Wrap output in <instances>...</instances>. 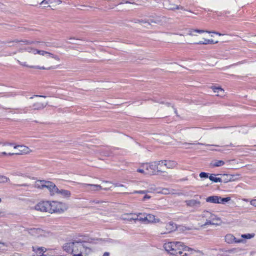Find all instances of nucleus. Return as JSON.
Instances as JSON below:
<instances>
[{"label":"nucleus","instance_id":"nucleus-3","mask_svg":"<svg viewBox=\"0 0 256 256\" xmlns=\"http://www.w3.org/2000/svg\"><path fill=\"white\" fill-rule=\"evenodd\" d=\"M88 245L87 242L76 241L64 244L63 248L66 252L72 254V256H87L92 252V249Z\"/></svg>","mask_w":256,"mask_h":256},{"label":"nucleus","instance_id":"nucleus-53","mask_svg":"<svg viewBox=\"0 0 256 256\" xmlns=\"http://www.w3.org/2000/svg\"><path fill=\"white\" fill-rule=\"evenodd\" d=\"M120 186L122 187V188H125V186L122 184L120 185Z\"/></svg>","mask_w":256,"mask_h":256},{"label":"nucleus","instance_id":"nucleus-15","mask_svg":"<svg viewBox=\"0 0 256 256\" xmlns=\"http://www.w3.org/2000/svg\"><path fill=\"white\" fill-rule=\"evenodd\" d=\"M30 180V178L26 176H20L16 177L14 180L15 185L19 186H28V183Z\"/></svg>","mask_w":256,"mask_h":256},{"label":"nucleus","instance_id":"nucleus-1","mask_svg":"<svg viewBox=\"0 0 256 256\" xmlns=\"http://www.w3.org/2000/svg\"><path fill=\"white\" fill-rule=\"evenodd\" d=\"M8 46L20 44L22 46L12 53L18 64L29 68L44 70L54 68L60 62L58 55L40 49L42 44L38 41L16 38L7 42Z\"/></svg>","mask_w":256,"mask_h":256},{"label":"nucleus","instance_id":"nucleus-19","mask_svg":"<svg viewBox=\"0 0 256 256\" xmlns=\"http://www.w3.org/2000/svg\"><path fill=\"white\" fill-rule=\"evenodd\" d=\"M175 225L172 222H169L162 224V228L160 230L161 234H168L174 230L175 228Z\"/></svg>","mask_w":256,"mask_h":256},{"label":"nucleus","instance_id":"nucleus-10","mask_svg":"<svg viewBox=\"0 0 256 256\" xmlns=\"http://www.w3.org/2000/svg\"><path fill=\"white\" fill-rule=\"evenodd\" d=\"M156 165L158 172H164L167 168H174L176 163L174 161L164 160L156 162Z\"/></svg>","mask_w":256,"mask_h":256},{"label":"nucleus","instance_id":"nucleus-18","mask_svg":"<svg viewBox=\"0 0 256 256\" xmlns=\"http://www.w3.org/2000/svg\"><path fill=\"white\" fill-rule=\"evenodd\" d=\"M49 201L41 202L36 204L34 208L38 211L49 212Z\"/></svg>","mask_w":256,"mask_h":256},{"label":"nucleus","instance_id":"nucleus-11","mask_svg":"<svg viewBox=\"0 0 256 256\" xmlns=\"http://www.w3.org/2000/svg\"><path fill=\"white\" fill-rule=\"evenodd\" d=\"M32 150L28 147L24 145L14 146L12 144L11 156L22 155L30 154Z\"/></svg>","mask_w":256,"mask_h":256},{"label":"nucleus","instance_id":"nucleus-52","mask_svg":"<svg viewBox=\"0 0 256 256\" xmlns=\"http://www.w3.org/2000/svg\"><path fill=\"white\" fill-rule=\"evenodd\" d=\"M215 34H218V36H221L222 34H220V33H218V32H215Z\"/></svg>","mask_w":256,"mask_h":256},{"label":"nucleus","instance_id":"nucleus-14","mask_svg":"<svg viewBox=\"0 0 256 256\" xmlns=\"http://www.w3.org/2000/svg\"><path fill=\"white\" fill-rule=\"evenodd\" d=\"M12 148V144L0 142V156H11Z\"/></svg>","mask_w":256,"mask_h":256},{"label":"nucleus","instance_id":"nucleus-12","mask_svg":"<svg viewBox=\"0 0 256 256\" xmlns=\"http://www.w3.org/2000/svg\"><path fill=\"white\" fill-rule=\"evenodd\" d=\"M166 18L164 16H157L156 17L150 18L147 20H139V22L141 24H146V26L151 25L153 26L154 24H162L166 22Z\"/></svg>","mask_w":256,"mask_h":256},{"label":"nucleus","instance_id":"nucleus-35","mask_svg":"<svg viewBox=\"0 0 256 256\" xmlns=\"http://www.w3.org/2000/svg\"><path fill=\"white\" fill-rule=\"evenodd\" d=\"M209 178L212 182H222V179L220 178L216 177L214 174H212L209 176Z\"/></svg>","mask_w":256,"mask_h":256},{"label":"nucleus","instance_id":"nucleus-17","mask_svg":"<svg viewBox=\"0 0 256 256\" xmlns=\"http://www.w3.org/2000/svg\"><path fill=\"white\" fill-rule=\"evenodd\" d=\"M78 206L80 208H88L92 203L98 204V202L91 201L86 198H78L76 200Z\"/></svg>","mask_w":256,"mask_h":256},{"label":"nucleus","instance_id":"nucleus-45","mask_svg":"<svg viewBox=\"0 0 256 256\" xmlns=\"http://www.w3.org/2000/svg\"><path fill=\"white\" fill-rule=\"evenodd\" d=\"M235 252V249H230L228 250H226V252L229 254H232Z\"/></svg>","mask_w":256,"mask_h":256},{"label":"nucleus","instance_id":"nucleus-13","mask_svg":"<svg viewBox=\"0 0 256 256\" xmlns=\"http://www.w3.org/2000/svg\"><path fill=\"white\" fill-rule=\"evenodd\" d=\"M142 167L145 168L146 174H147L154 175L158 172L156 162H154L150 163H143L142 164Z\"/></svg>","mask_w":256,"mask_h":256},{"label":"nucleus","instance_id":"nucleus-36","mask_svg":"<svg viewBox=\"0 0 256 256\" xmlns=\"http://www.w3.org/2000/svg\"><path fill=\"white\" fill-rule=\"evenodd\" d=\"M204 32V31L202 30H189L188 34L190 36H196L195 34L196 32L200 33V32Z\"/></svg>","mask_w":256,"mask_h":256},{"label":"nucleus","instance_id":"nucleus-40","mask_svg":"<svg viewBox=\"0 0 256 256\" xmlns=\"http://www.w3.org/2000/svg\"><path fill=\"white\" fill-rule=\"evenodd\" d=\"M10 180V179L6 176L0 175V182H6Z\"/></svg>","mask_w":256,"mask_h":256},{"label":"nucleus","instance_id":"nucleus-51","mask_svg":"<svg viewBox=\"0 0 256 256\" xmlns=\"http://www.w3.org/2000/svg\"><path fill=\"white\" fill-rule=\"evenodd\" d=\"M184 144H186V145H190V144H190V143H184Z\"/></svg>","mask_w":256,"mask_h":256},{"label":"nucleus","instance_id":"nucleus-28","mask_svg":"<svg viewBox=\"0 0 256 256\" xmlns=\"http://www.w3.org/2000/svg\"><path fill=\"white\" fill-rule=\"evenodd\" d=\"M145 218L146 221L150 223H156L160 221L159 218H156L155 216L152 214H146Z\"/></svg>","mask_w":256,"mask_h":256},{"label":"nucleus","instance_id":"nucleus-37","mask_svg":"<svg viewBox=\"0 0 256 256\" xmlns=\"http://www.w3.org/2000/svg\"><path fill=\"white\" fill-rule=\"evenodd\" d=\"M255 236V234L254 233L252 234H242L241 235V237L242 238L245 239H251Z\"/></svg>","mask_w":256,"mask_h":256},{"label":"nucleus","instance_id":"nucleus-32","mask_svg":"<svg viewBox=\"0 0 256 256\" xmlns=\"http://www.w3.org/2000/svg\"><path fill=\"white\" fill-rule=\"evenodd\" d=\"M214 92L216 94L217 96H222L224 95V90L220 87H212Z\"/></svg>","mask_w":256,"mask_h":256},{"label":"nucleus","instance_id":"nucleus-29","mask_svg":"<svg viewBox=\"0 0 256 256\" xmlns=\"http://www.w3.org/2000/svg\"><path fill=\"white\" fill-rule=\"evenodd\" d=\"M174 190H173V189L170 190L168 188H162L160 191L158 192V194H165V195L169 194H177L178 195L180 196V195L182 194V193H177V194H176V193L174 192Z\"/></svg>","mask_w":256,"mask_h":256},{"label":"nucleus","instance_id":"nucleus-41","mask_svg":"<svg viewBox=\"0 0 256 256\" xmlns=\"http://www.w3.org/2000/svg\"><path fill=\"white\" fill-rule=\"evenodd\" d=\"M136 172L145 175L146 174L145 168H144V167H142V165L140 166V168L137 169Z\"/></svg>","mask_w":256,"mask_h":256},{"label":"nucleus","instance_id":"nucleus-20","mask_svg":"<svg viewBox=\"0 0 256 256\" xmlns=\"http://www.w3.org/2000/svg\"><path fill=\"white\" fill-rule=\"evenodd\" d=\"M42 188H47L51 195H54L58 192V188L50 182H46L44 184L42 185Z\"/></svg>","mask_w":256,"mask_h":256},{"label":"nucleus","instance_id":"nucleus-6","mask_svg":"<svg viewBox=\"0 0 256 256\" xmlns=\"http://www.w3.org/2000/svg\"><path fill=\"white\" fill-rule=\"evenodd\" d=\"M184 244L181 242H171L166 243L164 247L166 250L172 255H181Z\"/></svg>","mask_w":256,"mask_h":256},{"label":"nucleus","instance_id":"nucleus-48","mask_svg":"<svg viewBox=\"0 0 256 256\" xmlns=\"http://www.w3.org/2000/svg\"><path fill=\"white\" fill-rule=\"evenodd\" d=\"M102 256H110V253L108 252H105Z\"/></svg>","mask_w":256,"mask_h":256},{"label":"nucleus","instance_id":"nucleus-24","mask_svg":"<svg viewBox=\"0 0 256 256\" xmlns=\"http://www.w3.org/2000/svg\"><path fill=\"white\" fill-rule=\"evenodd\" d=\"M61 3L60 0H44L40 2V4L44 7H51L58 5Z\"/></svg>","mask_w":256,"mask_h":256},{"label":"nucleus","instance_id":"nucleus-42","mask_svg":"<svg viewBox=\"0 0 256 256\" xmlns=\"http://www.w3.org/2000/svg\"><path fill=\"white\" fill-rule=\"evenodd\" d=\"M145 216L146 214H142V215H140V216L138 217V221H140L142 222H146Z\"/></svg>","mask_w":256,"mask_h":256},{"label":"nucleus","instance_id":"nucleus-21","mask_svg":"<svg viewBox=\"0 0 256 256\" xmlns=\"http://www.w3.org/2000/svg\"><path fill=\"white\" fill-rule=\"evenodd\" d=\"M225 242L228 244L243 243L245 241L244 239H237L233 234H228L225 236Z\"/></svg>","mask_w":256,"mask_h":256},{"label":"nucleus","instance_id":"nucleus-44","mask_svg":"<svg viewBox=\"0 0 256 256\" xmlns=\"http://www.w3.org/2000/svg\"><path fill=\"white\" fill-rule=\"evenodd\" d=\"M250 203L252 206H256V200H252Z\"/></svg>","mask_w":256,"mask_h":256},{"label":"nucleus","instance_id":"nucleus-9","mask_svg":"<svg viewBox=\"0 0 256 256\" xmlns=\"http://www.w3.org/2000/svg\"><path fill=\"white\" fill-rule=\"evenodd\" d=\"M49 213L62 212L66 210L68 207L66 204L60 202H49Z\"/></svg>","mask_w":256,"mask_h":256},{"label":"nucleus","instance_id":"nucleus-31","mask_svg":"<svg viewBox=\"0 0 256 256\" xmlns=\"http://www.w3.org/2000/svg\"><path fill=\"white\" fill-rule=\"evenodd\" d=\"M56 194H60L62 196L65 198H68L70 197L71 195L70 192L69 190L62 189L59 190L58 188Z\"/></svg>","mask_w":256,"mask_h":256},{"label":"nucleus","instance_id":"nucleus-4","mask_svg":"<svg viewBox=\"0 0 256 256\" xmlns=\"http://www.w3.org/2000/svg\"><path fill=\"white\" fill-rule=\"evenodd\" d=\"M198 224L201 226L208 225H218L221 223L220 218L210 211L204 210L198 216Z\"/></svg>","mask_w":256,"mask_h":256},{"label":"nucleus","instance_id":"nucleus-25","mask_svg":"<svg viewBox=\"0 0 256 256\" xmlns=\"http://www.w3.org/2000/svg\"><path fill=\"white\" fill-rule=\"evenodd\" d=\"M184 202L186 203L187 206L191 208L198 207L201 206V202L200 200H185Z\"/></svg>","mask_w":256,"mask_h":256},{"label":"nucleus","instance_id":"nucleus-23","mask_svg":"<svg viewBox=\"0 0 256 256\" xmlns=\"http://www.w3.org/2000/svg\"><path fill=\"white\" fill-rule=\"evenodd\" d=\"M194 44H216L218 42V40L214 41L212 39H206L202 38V39H199L196 38L192 42Z\"/></svg>","mask_w":256,"mask_h":256},{"label":"nucleus","instance_id":"nucleus-30","mask_svg":"<svg viewBox=\"0 0 256 256\" xmlns=\"http://www.w3.org/2000/svg\"><path fill=\"white\" fill-rule=\"evenodd\" d=\"M218 200H220L218 196H212L206 198V200L207 202L218 204Z\"/></svg>","mask_w":256,"mask_h":256},{"label":"nucleus","instance_id":"nucleus-50","mask_svg":"<svg viewBox=\"0 0 256 256\" xmlns=\"http://www.w3.org/2000/svg\"><path fill=\"white\" fill-rule=\"evenodd\" d=\"M170 8H171V9H174V8L179 9V7L178 6H176V7Z\"/></svg>","mask_w":256,"mask_h":256},{"label":"nucleus","instance_id":"nucleus-5","mask_svg":"<svg viewBox=\"0 0 256 256\" xmlns=\"http://www.w3.org/2000/svg\"><path fill=\"white\" fill-rule=\"evenodd\" d=\"M28 232L35 238L34 242L39 244L45 242L52 236L50 232L40 228H30L28 230Z\"/></svg>","mask_w":256,"mask_h":256},{"label":"nucleus","instance_id":"nucleus-49","mask_svg":"<svg viewBox=\"0 0 256 256\" xmlns=\"http://www.w3.org/2000/svg\"><path fill=\"white\" fill-rule=\"evenodd\" d=\"M222 0V2H228L230 1L231 0Z\"/></svg>","mask_w":256,"mask_h":256},{"label":"nucleus","instance_id":"nucleus-46","mask_svg":"<svg viewBox=\"0 0 256 256\" xmlns=\"http://www.w3.org/2000/svg\"><path fill=\"white\" fill-rule=\"evenodd\" d=\"M150 196H148V195H146V196L143 198L142 200L144 201V200H146V199H150Z\"/></svg>","mask_w":256,"mask_h":256},{"label":"nucleus","instance_id":"nucleus-22","mask_svg":"<svg viewBox=\"0 0 256 256\" xmlns=\"http://www.w3.org/2000/svg\"><path fill=\"white\" fill-rule=\"evenodd\" d=\"M82 188L88 191H100L102 190V186L99 184H82Z\"/></svg>","mask_w":256,"mask_h":256},{"label":"nucleus","instance_id":"nucleus-16","mask_svg":"<svg viewBox=\"0 0 256 256\" xmlns=\"http://www.w3.org/2000/svg\"><path fill=\"white\" fill-rule=\"evenodd\" d=\"M138 186L140 188H142V189L147 188V190L134 191V192H132L133 194H144L152 192L154 190V188H153L152 187L149 188L150 185L147 182H139L138 184Z\"/></svg>","mask_w":256,"mask_h":256},{"label":"nucleus","instance_id":"nucleus-47","mask_svg":"<svg viewBox=\"0 0 256 256\" xmlns=\"http://www.w3.org/2000/svg\"><path fill=\"white\" fill-rule=\"evenodd\" d=\"M124 3H126V4H130V2H128V1H124H124H123V2H120V4H118V6H119L120 5V4H124Z\"/></svg>","mask_w":256,"mask_h":256},{"label":"nucleus","instance_id":"nucleus-34","mask_svg":"<svg viewBox=\"0 0 256 256\" xmlns=\"http://www.w3.org/2000/svg\"><path fill=\"white\" fill-rule=\"evenodd\" d=\"M113 186V184L108 181H106L102 182V185H101V186H102V190H108L112 188Z\"/></svg>","mask_w":256,"mask_h":256},{"label":"nucleus","instance_id":"nucleus-39","mask_svg":"<svg viewBox=\"0 0 256 256\" xmlns=\"http://www.w3.org/2000/svg\"><path fill=\"white\" fill-rule=\"evenodd\" d=\"M140 215H142V214L139 213L138 214H134L132 215V216L131 218H128V219L130 220H134V221H138V217L140 216Z\"/></svg>","mask_w":256,"mask_h":256},{"label":"nucleus","instance_id":"nucleus-2","mask_svg":"<svg viewBox=\"0 0 256 256\" xmlns=\"http://www.w3.org/2000/svg\"><path fill=\"white\" fill-rule=\"evenodd\" d=\"M210 130L199 127L188 128L183 131L187 138L198 142L197 144L206 146H220V144H224L228 138V130L224 128L211 129L212 140L206 136Z\"/></svg>","mask_w":256,"mask_h":256},{"label":"nucleus","instance_id":"nucleus-43","mask_svg":"<svg viewBox=\"0 0 256 256\" xmlns=\"http://www.w3.org/2000/svg\"><path fill=\"white\" fill-rule=\"evenodd\" d=\"M200 176L201 178H208V174L204 172H202L200 174Z\"/></svg>","mask_w":256,"mask_h":256},{"label":"nucleus","instance_id":"nucleus-33","mask_svg":"<svg viewBox=\"0 0 256 256\" xmlns=\"http://www.w3.org/2000/svg\"><path fill=\"white\" fill-rule=\"evenodd\" d=\"M224 162L222 160H215L210 163L212 167H218L224 165Z\"/></svg>","mask_w":256,"mask_h":256},{"label":"nucleus","instance_id":"nucleus-38","mask_svg":"<svg viewBox=\"0 0 256 256\" xmlns=\"http://www.w3.org/2000/svg\"><path fill=\"white\" fill-rule=\"evenodd\" d=\"M220 200H218V204H224L226 202H229L230 200V197H226L224 198H222L220 196H219Z\"/></svg>","mask_w":256,"mask_h":256},{"label":"nucleus","instance_id":"nucleus-27","mask_svg":"<svg viewBox=\"0 0 256 256\" xmlns=\"http://www.w3.org/2000/svg\"><path fill=\"white\" fill-rule=\"evenodd\" d=\"M32 249L35 252L34 256H42L46 250L44 247L33 246Z\"/></svg>","mask_w":256,"mask_h":256},{"label":"nucleus","instance_id":"nucleus-8","mask_svg":"<svg viewBox=\"0 0 256 256\" xmlns=\"http://www.w3.org/2000/svg\"><path fill=\"white\" fill-rule=\"evenodd\" d=\"M155 110L160 116H165L172 110L173 106L168 102H157L155 104Z\"/></svg>","mask_w":256,"mask_h":256},{"label":"nucleus","instance_id":"nucleus-26","mask_svg":"<svg viewBox=\"0 0 256 256\" xmlns=\"http://www.w3.org/2000/svg\"><path fill=\"white\" fill-rule=\"evenodd\" d=\"M182 252H185L184 255V256H191L192 255L196 253L200 252L199 250H194L188 246H186L184 244V246L182 248Z\"/></svg>","mask_w":256,"mask_h":256},{"label":"nucleus","instance_id":"nucleus-7","mask_svg":"<svg viewBox=\"0 0 256 256\" xmlns=\"http://www.w3.org/2000/svg\"><path fill=\"white\" fill-rule=\"evenodd\" d=\"M32 106L34 110H41L44 108L52 99L50 97L42 96H35L31 97Z\"/></svg>","mask_w":256,"mask_h":256}]
</instances>
